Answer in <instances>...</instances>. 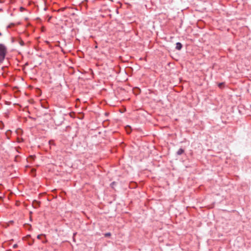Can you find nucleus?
<instances>
[{"instance_id":"obj_1","label":"nucleus","mask_w":251,"mask_h":251,"mask_svg":"<svg viewBox=\"0 0 251 251\" xmlns=\"http://www.w3.org/2000/svg\"><path fill=\"white\" fill-rule=\"evenodd\" d=\"M6 51L5 47L2 44H0V64L2 62L5 58Z\"/></svg>"},{"instance_id":"obj_2","label":"nucleus","mask_w":251,"mask_h":251,"mask_svg":"<svg viewBox=\"0 0 251 251\" xmlns=\"http://www.w3.org/2000/svg\"><path fill=\"white\" fill-rule=\"evenodd\" d=\"M35 157V156H33V155H31V156H29L27 159V161L28 162H30V163L32 162V161L34 160Z\"/></svg>"},{"instance_id":"obj_3","label":"nucleus","mask_w":251,"mask_h":251,"mask_svg":"<svg viewBox=\"0 0 251 251\" xmlns=\"http://www.w3.org/2000/svg\"><path fill=\"white\" fill-rule=\"evenodd\" d=\"M182 48V45L181 43L178 42L176 44V49L178 50H180Z\"/></svg>"},{"instance_id":"obj_4","label":"nucleus","mask_w":251,"mask_h":251,"mask_svg":"<svg viewBox=\"0 0 251 251\" xmlns=\"http://www.w3.org/2000/svg\"><path fill=\"white\" fill-rule=\"evenodd\" d=\"M125 129L127 133L128 134H129L131 131V127L129 126H126L125 127Z\"/></svg>"},{"instance_id":"obj_5","label":"nucleus","mask_w":251,"mask_h":251,"mask_svg":"<svg viewBox=\"0 0 251 251\" xmlns=\"http://www.w3.org/2000/svg\"><path fill=\"white\" fill-rule=\"evenodd\" d=\"M11 131L10 130H7L6 132H5V135L6 136L7 138L8 139H9L10 138V136L11 135Z\"/></svg>"},{"instance_id":"obj_6","label":"nucleus","mask_w":251,"mask_h":251,"mask_svg":"<svg viewBox=\"0 0 251 251\" xmlns=\"http://www.w3.org/2000/svg\"><path fill=\"white\" fill-rule=\"evenodd\" d=\"M184 152V150L182 149H179L177 151V154L178 155H181Z\"/></svg>"},{"instance_id":"obj_7","label":"nucleus","mask_w":251,"mask_h":251,"mask_svg":"<svg viewBox=\"0 0 251 251\" xmlns=\"http://www.w3.org/2000/svg\"><path fill=\"white\" fill-rule=\"evenodd\" d=\"M104 235L105 237H109L111 235V233L110 232H108L105 233Z\"/></svg>"},{"instance_id":"obj_8","label":"nucleus","mask_w":251,"mask_h":251,"mask_svg":"<svg viewBox=\"0 0 251 251\" xmlns=\"http://www.w3.org/2000/svg\"><path fill=\"white\" fill-rule=\"evenodd\" d=\"M20 43L22 46H23L24 44V42L23 41H21Z\"/></svg>"},{"instance_id":"obj_9","label":"nucleus","mask_w":251,"mask_h":251,"mask_svg":"<svg viewBox=\"0 0 251 251\" xmlns=\"http://www.w3.org/2000/svg\"><path fill=\"white\" fill-rule=\"evenodd\" d=\"M41 236H42V235H38L37 236V238H38V239H40V237H41Z\"/></svg>"},{"instance_id":"obj_10","label":"nucleus","mask_w":251,"mask_h":251,"mask_svg":"<svg viewBox=\"0 0 251 251\" xmlns=\"http://www.w3.org/2000/svg\"><path fill=\"white\" fill-rule=\"evenodd\" d=\"M17 245L16 244H15V245H14L13 246V248H17Z\"/></svg>"},{"instance_id":"obj_11","label":"nucleus","mask_w":251,"mask_h":251,"mask_svg":"<svg viewBox=\"0 0 251 251\" xmlns=\"http://www.w3.org/2000/svg\"><path fill=\"white\" fill-rule=\"evenodd\" d=\"M35 202V203H37V204H39V202H38V201H35V202Z\"/></svg>"},{"instance_id":"obj_12","label":"nucleus","mask_w":251,"mask_h":251,"mask_svg":"<svg viewBox=\"0 0 251 251\" xmlns=\"http://www.w3.org/2000/svg\"><path fill=\"white\" fill-rule=\"evenodd\" d=\"M98 48V46H95V48Z\"/></svg>"},{"instance_id":"obj_13","label":"nucleus","mask_w":251,"mask_h":251,"mask_svg":"<svg viewBox=\"0 0 251 251\" xmlns=\"http://www.w3.org/2000/svg\"><path fill=\"white\" fill-rule=\"evenodd\" d=\"M1 35V33L0 32V36Z\"/></svg>"}]
</instances>
